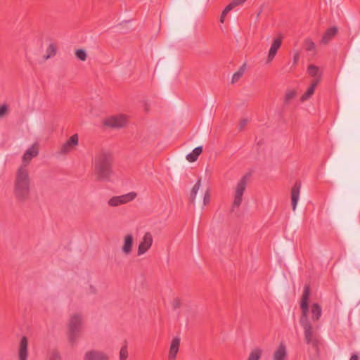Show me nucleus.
<instances>
[{"label":"nucleus","instance_id":"1","mask_svg":"<svg viewBox=\"0 0 360 360\" xmlns=\"http://www.w3.org/2000/svg\"><path fill=\"white\" fill-rule=\"evenodd\" d=\"M310 295V286L305 285L300 302V309L302 314L300 319L301 326L304 329V341L307 345H311L313 347L317 349L319 345L318 334L312 328V326L308 318L309 312V299Z\"/></svg>","mask_w":360,"mask_h":360},{"label":"nucleus","instance_id":"2","mask_svg":"<svg viewBox=\"0 0 360 360\" xmlns=\"http://www.w3.org/2000/svg\"><path fill=\"white\" fill-rule=\"evenodd\" d=\"M113 155L101 150L94 158V175L97 181H110L113 174Z\"/></svg>","mask_w":360,"mask_h":360},{"label":"nucleus","instance_id":"3","mask_svg":"<svg viewBox=\"0 0 360 360\" xmlns=\"http://www.w3.org/2000/svg\"><path fill=\"white\" fill-rule=\"evenodd\" d=\"M31 178L28 169L18 168L15 174L13 195L19 203H25L30 198Z\"/></svg>","mask_w":360,"mask_h":360},{"label":"nucleus","instance_id":"4","mask_svg":"<svg viewBox=\"0 0 360 360\" xmlns=\"http://www.w3.org/2000/svg\"><path fill=\"white\" fill-rule=\"evenodd\" d=\"M82 317L79 314H75L70 317L68 323V340L74 345L79 337L82 329Z\"/></svg>","mask_w":360,"mask_h":360},{"label":"nucleus","instance_id":"5","mask_svg":"<svg viewBox=\"0 0 360 360\" xmlns=\"http://www.w3.org/2000/svg\"><path fill=\"white\" fill-rule=\"evenodd\" d=\"M248 177L249 174H245L240 179L236 185L234 200L231 209V212H234L235 208L239 207L242 202L243 195L247 186Z\"/></svg>","mask_w":360,"mask_h":360},{"label":"nucleus","instance_id":"6","mask_svg":"<svg viewBox=\"0 0 360 360\" xmlns=\"http://www.w3.org/2000/svg\"><path fill=\"white\" fill-rule=\"evenodd\" d=\"M127 119L124 114H117L106 119L103 124L111 128H122L126 125Z\"/></svg>","mask_w":360,"mask_h":360},{"label":"nucleus","instance_id":"7","mask_svg":"<svg viewBox=\"0 0 360 360\" xmlns=\"http://www.w3.org/2000/svg\"><path fill=\"white\" fill-rule=\"evenodd\" d=\"M39 154V147L37 143H34L31 147H30L25 153L23 154L22 158V165L18 168H23L28 169L27 166L31 162L32 159L37 157Z\"/></svg>","mask_w":360,"mask_h":360},{"label":"nucleus","instance_id":"8","mask_svg":"<svg viewBox=\"0 0 360 360\" xmlns=\"http://www.w3.org/2000/svg\"><path fill=\"white\" fill-rule=\"evenodd\" d=\"M136 196V193L134 192H131L120 196H114L108 200V204L110 207H117L133 200Z\"/></svg>","mask_w":360,"mask_h":360},{"label":"nucleus","instance_id":"9","mask_svg":"<svg viewBox=\"0 0 360 360\" xmlns=\"http://www.w3.org/2000/svg\"><path fill=\"white\" fill-rule=\"evenodd\" d=\"M153 241L152 234L146 232L139 245L137 255L140 256L145 254L152 246Z\"/></svg>","mask_w":360,"mask_h":360},{"label":"nucleus","instance_id":"10","mask_svg":"<svg viewBox=\"0 0 360 360\" xmlns=\"http://www.w3.org/2000/svg\"><path fill=\"white\" fill-rule=\"evenodd\" d=\"M79 138L77 134L70 136V138L65 142L60 148V154H67L72 151L77 145Z\"/></svg>","mask_w":360,"mask_h":360},{"label":"nucleus","instance_id":"11","mask_svg":"<svg viewBox=\"0 0 360 360\" xmlns=\"http://www.w3.org/2000/svg\"><path fill=\"white\" fill-rule=\"evenodd\" d=\"M307 72L313 79L311 82L319 84L321 82L323 72L320 67L314 64H309L307 66Z\"/></svg>","mask_w":360,"mask_h":360},{"label":"nucleus","instance_id":"12","mask_svg":"<svg viewBox=\"0 0 360 360\" xmlns=\"http://www.w3.org/2000/svg\"><path fill=\"white\" fill-rule=\"evenodd\" d=\"M84 360H109V357L103 352L90 350L85 353Z\"/></svg>","mask_w":360,"mask_h":360},{"label":"nucleus","instance_id":"13","mask_svg":"<svg viewBox=\"0 0 360 360\" xmlns=\"http://www.w3.org/2000/svg\"><path fill=\"white\" fill-rule=\"evenodd\" d=\"M28 356V340L23 336L19 344L18 357L19 360H27Z\"/></svg>","mask_w":360,"mask_h":360},{"label":"nucleus","instance_id":"14","mask_svg":"<svg viewBox=\"0 0 360 360\" xmlns=\"http://www.w3.org/2000/svg\"><path fill=\"white\" fill-rule=\"evenodd\" d=\"M281 46V39H274L267 56L266 63H270L276 55L277 51Z\"/></svg>","mask_w":360,"mask_h":360},{"label":"nucleus","instance_id":"15","mask_svg":"<svg viewBox=\"0 0 360 360\" xmlns=\"http://www.w3.org/2000/svg\"><path fill=\"white\" fill-rule=\"evenodd\" d=\"M301 188V182L296 181L291 189V200L292 210H295L300 197V191Z\"/></svg>","mask_w":360,"mask_h":360},{"label":"nucleus","instance_id":"16","mask_svg":"<svg viewBox=\"0 0 360 360\" xmlns=\"http://www.w3.org/2000/svg\"><path fill=\"white\" fill-rule=\"evenodd\" d=\"M134 238L131 234H127L124 238V244L122 247V252L128 255L131 252Z\"/></svg>","mask_w":360,"mask_h":360},{"label":"nucleus","instance_id":"17","mask_svg":"<svg viewBox=\"0 0 360 360\" xmlns=\"http://www.w3.org/2000/svg\"><path fill=\"white\" fill-rule=\"evenodd\" d=\"M338 32V29L335 27L328 29L323 34L320 43L322 44H327L335 36Z\"/></svg>","mask_w":360,"mask_h":360},{"label":"nucleus","instance_id":"18","mask_svg":"<svg viewBox=\"0 0 360 360\" xmlns=\"http://www.w3.org/2000/svg\"><path fill=\"white\" fill-rule=\"evenodd\" d=\"M287 357L286 347L285 345L280 344L276 350L274 352L273 360H285Z\"/></svg>","mask_w":360,"mask_h":360},{"label":"nucleus","instance_id":"19","mask_svg":"<svg viewBox=\"0 0 360 360\" xmlns=\"http://www.w3.org/2000/svg\"><path fill=\"white\" fill-rule=\"evenodd\" d=\"M58 51V45L54 42H51L46 50V54L44 55L43 59L44 60H47L53 57H54Z\"/></svg>","mask_w":360,"mask_h":360},{"label":"nucleus","instance_id":"20","mask_svg":"<svg viewBox=\"0 0 360 360\" xmlns=\"http://www.w3.org/2000/svg\"><path fill=\"white\" fill-rule=\"evenodd\" d=\"M180 342L181 339L179 337H174L172 339L169 350V354H170L172 358L173 356L177 354L179 349Z\"/></svg>","mask_w":360,"mask_h":360},{"label":"nucleus","instance_id":"21","mask_svg":"<svg viewBox=\"0 0 360 360\" xmlns=\"http://www.w3.org/2000/svg\"><path fill=\"white\" fill-rule=\"evenodd\" d=\"M319 84L311 82V84L307 87L305 92L301 96L300 101H305L309 99L314 94L316 87Z\"/></svg>","mask_w":360,"mask_h":360},{"label":"nucleus","instance_id":"22","mask_svg":"<svg viewBox=\"0 0 360 360\" xmlns=\"http://www.w3.org/2000/svg\"><path fill=\"white\" fill-rule=\"evenodd\" d=\"M311 319L314 321H319L322 313L321 306L318 303H314L311 305Z\"/></svg>","mask_w":360,"mask_h":360},{"label":"nucleus","instance_id":"23","mask_svg":"<svg viewBox=\"0 0 360 360\" xmlns=\"http://www.w3.org/2000/svg\"><path fill=\"white\" fill-rule=\"evenodd\" d=\"M202 152V147L198 146L193 150V151L186 155V160L190 162H193L197 160L198 156Z\"/></svg>","mask_w":360,"mask_h":360},{"label":"nucleus","instance_id":"24","mask_svg":"<svg viewBox=\"0 0 360 360\" xmlns=\"http://www.w3.org/2000/svg\"><path fill=\"white\" fill-rule=\"evenodd\" d=\"M297 96V91L294 89H287L285 91L283 102L285 105H288Z\"/></svg>","mask_w":360,"mask_h":360},{"label":"nucleus","instance_id":"25","mask_svg":"<svg viewBox=\"0 0 360 360\" xmlns=\"http://www.w3.org/2000/svg\"><path fill=\"white\" fill-rule=\"evenodd\" d=\"M263 351L259 347H255L251 350L246 360H260Z\"/></svg>","mask_w":360,"mask_h":360},{"label":"nucleus","instance_id":"26","mask_svg":"<svg viewBox=\"0 0 360 360\" xmlns=\"http://www.w3.org/2000/svg\"><path fill=\"white\" fill-rule=\"evenodd\" d=\"M201 186V179H199L198 181L195 183V184L192 188L191 193H190V197L189 200L191 203H195L196 195L198 191H199L200 188Z\"/></svg>","mask_w":360,"mask_h":360},{"label":"nucleus","instance_id":"27","mask_svg":"<svg viewBox=\"0 0 360 360\" xmlns=\"http://www.w3.org/2000/svg\"><path fill=\"white\" fill-rule=\"evenodd\" d=\"M246 69V65L243 64L241 65L239 69L233 75L232 79H231V83L235 84L236 83L243 75Z\"/></svg>","mask_w":360,"mask_h":360},{"label":"nucleus","instance_id":"28","mask_svg":"<svg viewBox=\"0 0 360 360\" xmlns=\"http://www.w3.org/2000/svg\"><path fill=\"white\" fill-rule=\"evenodd\" d=\"M304 49H306V51L316 52V45L312 41L311 39H310V38L306 39L304 41Z\"/></svg>","mask_w":360,"mask_h":360},{"label":"nucleus","instance_id":"29","mask_svg":"<svg viewBox=\"0 0 360 360\" xmlns=\"http://www.w3.org/2000/svg\"><path fill=\"white\" fill-rule=\"evenodd\" d=\"M129 356L127 342L121 347L119 354L120 360H127Z\"/></svg>","mask_w":360,"mask_h":360},{"label":"nucleus","instance_id":"30","mask_svg":"<svg viewBox=\"0 0 360 360\" xmlns=\"http://www.w3.org/2000/svg\"><path fill=\"white\" fill-rule=\"evenodd\" d=\"M75 53L77 58L81 61H85L87 58V53L84 49H77Z\"/></svg>","mask_w":360,"mask_h":360},{"label":"nucleus","instance_id":"31","mask_svg":"<svg viewBox=\"0 0 360 360\" xmlns=\"http://www.w3.org/2000/svg\"><path fill=\"white\" fill-rule=\"evenodd\" d=\"M247 0H233L226 6V10H233L234 8L243 5Z\"/></svg>","mask_w":360,"mask_h":360},{"label":"nucleus","instance_id":"32","mask_svg":"<svg viewBox=\"0 0 360 360\" xmlns=\"http://www.w3.org/2000/svg\"><path fill=\"white\" fill-rule=\"evenodd\" d=\"M181 305V302L179 297L174 298L172 302V309L174 310H176V309L180 308Z\"/></svg>","mask_w":360,"mask_h":360},{"label":"nucleus","instance_id":"33","mask_svg":"<svg viewBox=\"0 0 360 360\" xmlns=\"http://www.w3.org/2000/svg\"><path fill=\"white\" fill-rule=\"evenodd\" d=\"M249 122H250V119H248V118H243V119H241L240 120V122H239V124H238L239 130L240 131L243 130Z\"/></svg>","mask_w":360,"mask_h":360},{"label":"nucleus","instance_id":"34","mask_svg":"<svg viewBox=\"0 0 360 360\" xmlns=\"http://www.w3.org/2000/svg\"><path fill=\"white\" fill-rule=\"evenodd\" d=\"M210 201V191L209 190L207 189L205 194H204V197H203V204L204 205H206L207 204H209Z\"/></svg>","mask_w":360,"mask_h":360},{"label":"nucleus","instance_id":"35","mask_svg":"<svg viewBox=\"0 0 360 360\" xmlns=\"http://www.w3.org/2000/svg\"><path fill=\"white\" fill-rule=\"evenodd\" d=\"M11 110L10 105L7 103H4L0 105V112H6Z\"/></svg>","mask_w":360,"mask_h":360},{"label":"nucleus","instance_id":"36","mask_svg":"<svg viewBox=\"0 0 360 360\" xmlns=\"http://www.w3.org/2000/svg\"><path fill=\"white\" fill-rule=\"evenodd\" d=\"M49 360H61L60 356L57 352H53L50 356Z\"/></svg>","mask_w":360,"mask_h":360},{"label":"nucleus","instance_id":"37","mask_svg":"<svg viewBox=\"0 0 360 360\" xmlns=\"http://www.w3.org/2000/svg\"><path fill=\"white\" fill-rule=\"evenodd\" d=\"M300 59V52L295 51L293 53V65H296Z\"/></svg>","mask_w":360,"mask_h":360},{"label":"nucleus","instance_id":"38","mask_svg":"<svg viewBox=\"0 0 360 360\" xmlns=\"http://www.w3.org/2000/svg\"><path fill=\"white\" fill-rule=\"evenodd\" d=\"M231 11V10H226V6L225 7V8L224 9V11H222V13L221 15V17H220V22L221 23H224V21H225V17L226 15H227V13Z\"/></svg>","mask_w":360,"mask_h":360},{"label":"nucleus","instance_id":"39","mask_svg":"<svg viewBox=\"0 0 360 360\" xmlns=\"http://www.w3.org/2000/svg\"><path fill=\"white\" fill-rule=\"evenodd\" d=\"M349 360H359V356L356 354H353Z\"/></svg>","mask_w":360,"mask_h":360},{"label":"nucleus","instance_id":"40","mask_svg":"<svg viewBox=\"0 0 360 360\" xmlns=\"http://www.w3.org/2000/svg\"><path fill=\"white\" fill-rule=\"evenodd\" d=\"M90 291L93 294L96 293V289L92 285L90 286Z\"/></svg>","mask_w":360,"mask_h":360},{"label":"nucleus","instance_id":"41","mask_svg":"<svg viewBox=\"0 0 360 360\" xmlns=\"http://www.w3.org/2000/svg\"><path fill=\"white\" fill-rule=\"evenodd\" d=\"M176 357V355L173 356V357L172 358L170 354H168V360H175Z\"/></svg>","mask_w":360,"mask_h":360},{"label":"nucleus","instance_id":"42","mask_svg":"<svg viewBox=\"0 0 360 360\" xmlns=\"http://www.w3.org/2000/svg\"><path fill=\"white\" fill-rule=\"evenodd\" d=\"M262 11V9H260V10L258 11V13H257V18L260 15V14H261Z\"/></svg>","mask_w":360,"mask_h":360},{"label":"nucleus","instance_id":"43","mask_svg":"<svg viewBox=\"0 0 360 360\" xmlns=\"http://www.w3.org/2000/svg\"><path fill=\"white\" fill-rule=\"evenodd\" d=\"M146 111H149L151 109L150 108H148V105L146 106L145 109H144Z\"/></svg>","mask_w":360,"mask_h":360},{"label":"nucleus","instance_id":"44","mask_svg":"<svg viewBox=\"0 0 360 360\" xmlns=\"http://www.w3.org/2000/svg\"><path fill=\"white\" fill-rule=\"evenodd\" d=\"M6 114H0V119L3 117Z\"/></svg>","mask_w":360,"mask_h":360}]
</instances>
